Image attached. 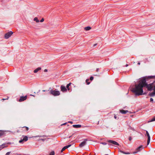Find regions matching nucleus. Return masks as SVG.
Segmentation results:
<instances>
[{"instance_id": "40", "label": "nucleus", "mask_w": 155, "mask_h": 155, "mask_svg": "<svg viewBox=\"0 0 155 155\" xmlns=\"http://www.w3.org/2000/svg\"><path fill=\"white\" fill-rule=\"evenodd\" d=\"M114 118L115 119H117V117L115 115L114 116Z\"/></svg>"}, {"instance_id": "20", "label": "nucleus", "mask_w": 155, "mask_h": 155, "mask_svg": "<svg viewBox=\"0 0 155 155\" xmlns=\"http://www.w3.org/2000/svg\"><path fill=\"white\" fill-rule=\"evenodd\" d=\"M5 131H0V137L5 134Z\"/></svg>"}, {"instance_id": "36", "label": "nucleus", "mask_w": 155, "mask_h": 155, "mask_svg": "<svg viewBox=\"0 0 155 155\" xmlns=\"http://www.w3.org/2000/svg\"><path fill=\"white\" fill-rule=\"evenodd\" d=\"M129 140L130 141H131L132 140V138L131 137H129Z\"/></svg>"}, {"instance_id": "11", "label": "nucleus", "mask_w": 155, "mask_h": 155, "mask_svg": "<svg viewBox=\"0 0 155 155\" xmlns=\"http://www.w3.org/2000/svg\"><path fill=\"white\" fill-rule=\"evenodd\" d=\"M61 91L63 92H65L67 91V89L64 86L61 85L60 87Z\"/></svg>"}, {"instance_id": "35", "label": "nucleus", "mask_w": 155, "mask_h": 155, "mask_svg": "<svg viewBox=\"0 0 155 155\" xmlns=\"http://www.w3.org/2000/svg\"><path fill=\"white\" fill-rule=\"evenodd\" d=\"M120 152L124 154H126V153L121 150L120 151Z\"/></svg>"}, {"instance_id": "38", "label": "nucleus", "mask_w": 155, "mask_h": 155, "mask_svg": "<svg viewBox=\"0 0 155 155\" xmlns=\"http://www.w3.org/2000/svg\"><path fill=\"white\" fill-rule=\"evenodd\" d=\"M45 139H40L39 140H42L43 141H45Z\"/></svg>"}, {"instance_id": "3", "label": "nucleus", "mask_w": 155, "mask_h": 155, "mask_svg": "<svg viewBox=\"0 0 155 155\" xmlns=\"http://www.w3.org/2000/svg\"><path fill=\"white\" fill-rule=\"evenodd\" d=\"M49 94L54 96H58L60 94V91H57V89L54 90H51L49 91Z\"/></svg>"}, {"instance_id": "17", "label": "nucleus", "mask_w": 155, "mask_h": 155, "mask_svg": "<svg viewBox=\"0 0 155 155\" xmlns=\"http://www.w3.org/2000/svg\"><path fill=\"white\" fill-rule=\"evenodd\" d=\"M73 127L74 128H78L81 127V125H73Z\"/></svg>"}, {"instance_id": "42", "label": "nucleus", "mask_w": 155, "mask_h": 155, "mask_svg": "<svg viewBox=\"0 0 155 155\" xmlns=\"http://www.w3.org/2000/svg\"><path fill=\"white\" fill-rule=\"evenodd\" d=\"M130 153L129 152H127V153H126V154H130Z\"/></svg>"}, {"instance_id": "22", "label": "nucleus", "mask_w": 155, "mask_h": 155, "mask_svg": "<svg viewBox=\"0 0 155 155\" xmlns=\"http://www.w3.org/2000/svg\"><path fill=\"white\" fill-rule=\"evenodd\" d=\"M34 21H35L37 23H38L39 22V20L38 19V18L36 17L34 18Z\"/></svg>"}, {"instance_id": "9", "label": "nucleus", "mask_w": 155, "mask_h": 155, "mask_svg": "<svg viewBox=\"0 0 155 155\" xmlns=\"http://www.w3.org/2000/svg\"><path fill=\"white\" fill-rule=\"evenodd\" d=\"M143 146L142 145H141L140 146V147H138L136 149V151L134 152L133 153L134 154H135V153H137L138 152L140 151V150H141L143 148Z\"/></svg>"}, {"instance_id": "10", "label": "nucleus", "mask_w": 155, "mask_h": 155, "mask_svg": "<svg viewBox=\"0 0 155 155\" xmlns=\"http://www.w3.org/2000/svg\"><path fill=\"white\" fill-rule=\"evenodd\" d=\"M87 140V139H85L84 140V141L82 142L81 143L79 144V147H82L85 145L86 144V142Z\"/></svg>"}, {"instance_id": "37", "label": "nucleus", "mask_w": 155, "mask_h": 155, "mask_svg": "<svg viewBox=\"0 0 155 155\" xmlns=\"http://www.w3.org/2000/svg\"><path fill=\"white\" fill-rule=\"evenodd\" d=\"M5 143H3L2 145H1L2 146V147L5 146Z\"/></svg>"}, {"instance_id": "48", "label": "nucleus", "mask_w": 155, "mask_h": 155, "mask_svg": "<svg viewBox=\"0 0 155 155\" xmlns=\"http://www.w3.org/2000/svg\"><path fill=\"white\" fill-rule=\"evenodd\" d=\"M128 66V65L127 64L126 65V67H127V66Z\"/></svg>"}, {"instance_id": "34", "label": "nucleus", "mask_w": 155, "mask_h": 155, "mask_svg": "<svg viewBox=\"0 0 155 155\" xmlns=\"http://www.w3.org/2000/svg\"><path fill=\"white\" fill-rule=\"evenodd\" d=\"M10 152H8L6 153L5 155H9L10 153Z\"/></svg>"}, {"instance_id": "5", "label": "nucleus", "mask_w": 155, "mask_h": 155, "mask_svg": "<svg viewBox=\"0 0 155 155\" xmlns=\"http://www.w3.org/2000/svg\"><path fill=\"white\" fill-rule=\"evenodd\" d=\"M146 134L145 135V136H147V145H148L150 143V136L149 135V133L148 132V131L147 130H146Z\"/></svg>"}, {"instance_id": "43", "label": "nucleus", "mask_w": 155, "mask_h": 155, "mask_svg": "<svg viewBox=\"0 0 155 155\" xmlns=\"http://www.w3.org/2000/svg\"><path fill=\"white\" fill-rule=\"evenodd\" d=\"M66 123H64L62 124L61 125H65L66 124Z\"/></svg>"}, {"instance_id": "44", "label": "nucleus", "mask_w": 155, "mask_h": 155, "mask_svg": "<svg viewBox=\"0 0 155 155\" xmlns=\"http://www.w3.org/2000/svg\"><path fill=\"white\" fill-rule=\"evenodd\" d=\"M97 45V44H94V46H96Z\"/></svg>"}, {"instance_id": "14", "label": "nucleus", "mask_w": 155, "mask_h": 155, "mask_svg": "<svg viewBox=\"0 0 155 155\" xmlns=\"http://www.w3.org/2000/svg\"><path fill=\"white\" fill-rule=\"evenodd\" d=\"M19 129L21 130H24H24L27 131V130H28V128L27 127H20L19 128Z\"/></svg>"}, {"instance_id": "6", "label": "nucleus", "mask_w": 155, "mask_h": 155, "mask_svg": "<svg viewBox=\"0 0 155 155\" xmlns=\"http://www.w3.org/2000/svg\"><path fill=\"white\" fill-rule=\"evenodd\" d=\"M28 140V137L26 136H25L24 137L23 139H21V140L19 141V142L20 143H22L23 142L27 141Z\"/></svg>"}, {"instance_id": "19", "label": "nucleus", "mask_w": 155, "mask_h": 155, "mask_svg": "<svg viewBox=\"0 0 155 155\" xmlns=\"http://www.w3.org/2000/svg\"><path fill=\"white\" fill-rule=\"evenodd\" d=\"M71 84V83H69L68 84H67L66 86V88L67 89V90H68V91H70V88L69 87L70 86Z\"/></svg>"}, {"instance_id": "41", "label": "nucleus", "mask_w": 155, "mask_h": 155, "mask_svg": "<svg viewBox=\"0 0 155 155\" xmlns=\"http://www.w3.org/2000/svg\"><path fill=\"white\" fill-rule=\"evenodd\" d=\"M68 123H71V124H72L73 123V122L72 121H69Z\"/></svg>"}, {"instance_id": "30", "label": "nucleus", "mask_w": 155, "mask_h": 155, "mask_svg": "<svg viewBox=\"0 0 155 155\" xmlns=\"http://www.w3.org/2000/svg\"><path fill=\"white\" fill-rule=\"evenodd\" d=\"M150 102L153 103V99L152 98H150Z\"/></svg>"}, {"instance_id": "49", "label": "nucleus", "mask_w": 155, "mask_h": 155, "mask_svg": "<svg viewBox=\"0 0 155 155\" xmlns=\"http://www.w3.org/2000/svg\"><path fill=\"white\" fill-rule=\"evenodd\" d=\"M44 91V92H45V90H43V91Z\"/></svg>"}, {"instance_id": "2", "label": "nucleus", "mask_w": 155, "mask_h": 155, "mask_svg": "<svg viewBox=\"0 0 155 155\" xmlns=\"http://www.w3.org/2000/svg\"><path fill=\"white\" fill-rule=\"evenodd\" d=\"M145 87L147 89L148 91H151L152 90H155V84L153 83L148 84L146 82V81L145 79Z\"/></svg>"}, {"instance_id": "18", "label": "nucleus", "mask_w": 155, "mask_h": 155, "mask_svg": "<svg viewBox=\"0 0 155 155\" xmlns=\"http://www.w3.org/2000/svg\"><path fill=\"white\" fill-rule=\"evenodd\" d=\"M153 90L154 91L153 92L150 93L149 94L150 97H153L155 95V90Z\"/></svg>"}, {"instance_id": "50", "label": "nucleus", "mask_w": 155, "mask_h": 155, "mask_svg": "<svg viewBox=\"0 0 155 155\" xmlns=\"http://www.w3.org/2000/svg\"><path fill=\"white\" fill-rule=\"evenodd\" d=\"M105 155H108V154H105Z\"/></svg>"}, {"instance_id": "21", "label": "nucleus", "mask_w": 155, "mask_h": 155, "mask_svg": "<svg viewBox=\"0 0 155 155\" xmlns=\"http://www.w3.org/2000/svg\"><path fill=\"white\" fill-rule=\"evenodd\" d=\"M91 27H89V26L85 27L84 28V29L86 31L89 30L90 29H91Z\"/></svg>"}, {"instance_id": "27", "label": "nucleus", "mask_w": 155, "mask_h": 155, "mask_svg": "<svg viewBox=\"0 0 155 155\" xmlns=\"http://www.w3.org/2000/svg\"><path fill=\"white\" fill-rule=\"evenodd\" d=\"M9 98V97H7V98H3L1 100H8Z\"/></svg>"}, {"instance_id": "16", "label": "nucleus", "mask_w": 155, "mask_h": 155, "mask_svg": "<svg viewBox=\"0 0 155 155\" xmlns=\"http://www.w3.org/2000/svg\"><path fill=\"white\" fill-rule=\"evenodd\" d=\"M41 69V67H38L35 69L34 71V73H37Z\"/></svg>"}, {"instance_id": "23", "label": "nucleus", "mask_w": 155, "mask_h": 155, "mask_svg": "<svg viewBox=\"0 0 155 155\" xmlns=\"http://www.w3.org/2000/svg\"><path fill=\"white\" fill-rule=\"evenodd\" d=\"M155 121V117L153 118L151 120L148 121V122L149 123V122H153V121Z\"/></svg>"}, {"instance_id": "1", "label": "nucleus", "mask_w": 155, "mask_h": 155, "mask_svg": "<svg viewBox=\"0 0 155 155\" xmlns=\"http://www.w3.org/2000/svg\"><path fill=\"white\" fill-rule=\"evenodd\" d=\"M145 78H143L140 79L138 84H136L134 88L132 89V91L137 96L142 95L143 92V87H145Z\"/></svg>"}, {"instance_id": "31", "label": "nucleus", "mask_w": 155, "mask_h": 155, "mask_svg": "<svg viewBox=\"0 0 155 155\" xmlns=\"http://www.w3.org/2000/svg\"><path fill=\"white\" fill-rule=\"evenodd\" d=\"M101 143V144H103V145H106L107 144V143H105V142H104V143H103V142H102V143Z\"/></svg>"}, {"instance_id": "25", "label": "nucleus", "mask_w": 155, "mask_h": 155, "mask_svg": "<svg viewBox=\"0 0 155 155\" xmlns=\"http://www.w3.org/2000/svg\"><path fill=\"white\" fill-rule=\"evenodd\" d=\"M55 153L54 151H52L51 152L49 155H54Z\"/></svg>"}, {"instance_id": "47", "label": "nucleus", "mask_w": 155, "mask_h": 155, "mask_svg": "<svg viewBox=\"0 0 155 155\" xmlns=\"http://www.w3.org/2000/svg\"><path fill=\"white\" fill-rule=\"evenodd\" d=\"M137 64L138 65H140V62H138V63Z\"/></svg>"}, {"instance_id": "29", "label": "nucleus", "mask_w": 155, "mask_h": 155, "mask_svg": "<svg viewBox=\"0 0 155 155\" xmlns=\"http://www.w3.org/2000/svg\"><path fill=\"white\" fill-rule=\"evenodd\" d=\"M46 137V136L45 135H43L42 136H36L35 137Z\"/></svg>"}, {"instance_id": "32", "label": "nucleus", "mask_w": 155, "mask_h": 155, "mask_svg": "<svg viewBox=\"0 0 155 155\" xmlns=\"http://www.w3.org/2000/svg\"><path fill=\"white\" fill-rule=\"evenodd\" d=\"M93 79H94V77L93 76H91V77H90V80L91 81H92V80H93Z\"/></svg>"}, {"instance_id": "46", "label": "nucleus", "mask_w": 155, "mask_h": 155, "mask_svg": "<svg viewBox=\"0 0 155 155\" xmlns=\"http://www.w3.org/2000/svg\"><path fill=\"white\" fill-rule=\"evenodd\" d=\"M30 95L35 97V96L34 95H32V94H30Z\"/></svg>"}, {"instance_id": "28", "label": "nucleus", "mask_w": 155, "mask_h": 155, "mask_svg": "<svg viewBox=\"0 0 155 155\" xmlns=\"http://www.w3.org/2000/svg\"><path fill=\"white\" fill-rule=\"evenodd\" d=\"M7 147V146H4V147H2V146L0 145V150H1L2 149L4 148L5 147Z\"/></svg>"}, {"instance_id": "39", "label": "nucleus", "mask_w": 155, "mask_h": 155, "mask_svg": "<svg viewBox=\"0 0 155 155\" xmlns=\"http://www.w3.org/2000/svg\"><path fill=\"white\" fill-rule=\"evenodd\" d=\"M48 71V70L47 69H45L44 70V71L45 72H46Z\"/></svg>"}, {"instance_id": "26", "label": "nucleus", "mask_w": 155, "mask_h": 155, "mask_svg": "<svg viewBox=\"0 0 155 155\" xmlns=\"http://www.w3.org/2000/svg\"><path fill=\"white\" fill-rule=\"evenodd\" d=\"M155 78V76H150L148 77L149 78Z\"/></svg>"}, {"instance_id": "12", "label": "nucleus", "mask_w": 155, "mask_h": 155, "mask_svg": "<svg viewBox=\"0 0 155 155\" xmlns=\"http://www.w3.org/2000/svg\"><path fill=\"white\" fill-rule=\"evenodd\" d=\"M108 142L111 143H112L114 145H119V144L116 141H114L112 140H108L107 141Z\"/></svg>"}, {"instance_id": "4", "label": "nucleus", "mask_w": 155, "mask_h": 155, "mask_svg": "<svg viewBox=\"0 0 155 155\" xmlns=\"http://www.w3.org/2000/svg\"><path fill=\"white\" fill-rule=\"evenodd\" d=\"M13 32L10 31L5 34V39H8L13 34Z\"/></svg>"}, {"instance_id": "13", "label": "nucleus", "mask_w": 155, "mask_h": 155, "mask_svg": "<svg viewBox=\"0 0 155 155\" xmlns=\"http://www.w3.org/2000/svg\"><path fill=\"white\" fill-rule=\"evenodd\" d=\"M71 144L68 145L67 146H65L63 147L62 149H61V152H63L65 149H67L68 148V147H70V146H71Z\"/></svg>"}, {"instance_id": "24", "label": "nucleus", "mask_w": 155, "mask_h": 155, "mask_svg": "<svg viewBox=\"0 0 155 155\" xmlns=\"http://www.w3.org/2000/svg\"><path fill=\"white\" fill-rule=\"evenodd\" d=\"M89 81V79H87L86 80V82L87 83V84L88 85L90 83V82H88Z\"/></svg>"}, {"instance_id": "8", "label": "nucleus", "mask_w": 155, "mask_h": 155, "mask_svg": "<svg viewBox=\"0 0 155 155\" xmlns=\"http://www.w3.org/2000/svg\"><path fill=\"white\" fill-rule=\"evenodd\" d=\"M27 96H21L20 97V99L18 100V101L19 102H22L25 100H26L27 99Z\"/></svg>"}, {"instance_id": "45", "label": "nucleus", "mask_w": 155, "mask_h": 155, "mask_svg": "<svg viewBox=\"0 0 155 155\" xmlns=\"http://www.w3.org/2000/svg\"><path fill=\"white\" fill-rule=\"evenodd\" d=\"M99 69L98 68L97 69H96V71H98Z\"/></svg>"}, {"instance_id": "15", "label": "nucleus", "mask_w": 155, "mask_h": 155, "mask_svg": "<svg viewBox=\"0 0 155 155\" xmlns=\"http://www.w3.org/2000/svg\"><path fill=\"white\" fill-rule=\"evenodd\" d=\"M120 111L122 114H125L128 112L127 110H120Z\"/></svg>"}, {"instance_id": "7", "label": "nucleus", "mask_w": 155, "mask_h": 155, "mask_svg": "<svg viewBox=\"0 0 155 155\" xmlns=\"http://www.w3.org/2000/svg\"><path fill=\"white\" fill-rule=\"evenodd\" d=\"M28 140V137L26 136H25L24 137L23 139H21V140L19 141V142L20 143H22L23 142L27 141Z\"/></svg>"}, {"instance_id": "33", "label": "nucleus", "mask_w": 155, "mask_h": 155, "mask_svg": "<svg viewBox=\"0 0 155 155\" xmlns=\"http://www.w3.org/2000/svg\"><path fill=\"white\" fill-rule=\"evenodd\" d=\"M44 18H42L40 20V21L41 22H43V21H44Z\"/></svg>"}]
</instances>
